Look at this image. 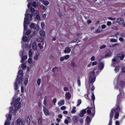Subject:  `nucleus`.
I'll return each mask as SVG.
<instances>
[{"label":"nucleus","instance_id":"nucleus-1","mask_svg":"<svg viewBox=\"0 0 125 125\" xmlns=\"http://www.w3.org/2000/svg\"><path fill=\"white\" fill-rule=\"evenodd\" d=\"M27 10L25 14V17L24 19V31L23 34L25 31H26L27 29V26L28 23L29 21H31L32 20V17H33L34 15L35 16V14L33 13H31V14L28 13L27 14Z\"/></svg>","mask_w":125,"mask_h":125},{"label":"nucleus","instance_id":"nucleus-2","mask_svg":"<svg viewBox=\"0 0 125 125\" xmlns=\"http://www.w3.org/2000/svg\"><path fill=\"white\" fill-rule=\"evenodd\" d=\"M23 75V71L22 70H19L18 72L17 78L16 79L15 82L14 83V85L15 90H17L18 88L17 83L19 85L22 82Z\"/></svg>","mask_w":125,"mask_h":125},{"label":"nucleus","instance_id":"nucleus-3","mask_svg":"<svg viewBox=\"0 0 125 125\" xmlns=\"http://www.w3.org/2000/svg\"><path fill=\"white\" fill-rule=\"evenodd\" d=\"M87 113L89 115L91 114L93 117L95 113V107L94 105L93 107H87L86 109Z\"/></svg>","mask_w":125,"mask_h":125},{"label":"nucleus","instance_id":"nucleus-4","mask_svg":"<svg viewBox=\"0 0 125 125\" xmlns=\"http://www.w3.org/2000/svg\"><path fill=\"white\" fill-rule=\"evenodd\" d=\"M21 98L20 97H18L17 98L14 103V106L15 107L14 109V112H16L17 111V109L20 108L21 106V103L19 102Z\"/></svg>","mask_w":125,"mask_h":125},{"label":"nucleus","instance_id":"nucleus-5","mask_svg":"<svg viewBox=\"0 0 125 125\" xmlns=\"http://www.w3.org/2000/svg\"><path fill=\"white\" fill-rule=\"evenodd\" d=\"M96 77L95 76V73L92 72L90 73V76L89 78V83L91 84L93 83L95 81Z\"/></svg>","mask_w":125,"mask_h":125},{"label":"nucleus","instance_id":"nucleus-6","mask_svg":"<svg viewBox=\"0 0 125 125\" xmlns=\"http://www.w3.org/2000/svg\"><path fill=\"white\" fill-rule=\"evenodd\" d=\"M117 104H116V108L115 109L114 108H113V113H113V111L115 110V111L116 112L115 114L114 117L115 118L117 119H118V117L119 116V114L118 112L120 111V108L119 107V103H117Z\"/></svg>","mask_w":125,"mask_h":125},{"label":"nucleus","instance_id":"nucleus-7","mask_svg":"<svg viewBox=\"0 0 125 125\" xmlns=\"http://www.w3.org/2000/svg\"><path fill=\"white\" fill-rule=\"evenodd\" d=\"M114 116L113 113V109H112L110 112V120L108 125H112V119Z\"/></svg>","mask_w":125,"mask_h":125},{"label":"nucleus","instance_id":"nucleus-8","mask_svg":"<svg viewBox=\"0 0 125 125\" xmlns=\"http://www.w3.org/2000/svg\"><path fill=\"white\" fill-rule=\"evenodd\" d=\"M117 56V57L119 58L120 60H122L124 59L125 56V55L122 52H121L118 54Z\"/></svg>","mask_w":125,"mask_h":125},{"label":"nucleus","instance_id":"nucleus-9","mask_svg":"<svg viewBox=\"0 0 125 125\" xmlns=\"http://www.w3.org/2000/svg\"><path fill=\"white\" fill-rule=\"evenodd\" d=\"M24 122L23 120L18 118L17 120V124L18 125H24Z\"/></svg>","mask_w":125,"mask_h":125},{"label":"nucleus","instance_id":"nucleus-10","mask_svg":"<svg viewBox=\"0 0 125 125\" xmlns=\"http://www.w3.org/2000/svg\"><path fill=\"white\" fill-rule=\"evenodd\" d=\"M13 111L12 110H10L9 114L8 115L7 114H6V117L7 120L9 121L11 120V115L10 113H12Z\"/></svg>","mask_w":125,"mask_h":125},{"label":"nucleus","instance_id":"nucleus-11","mask_svg":"<svg viewBox=\"0 0 125 125\" xmlns=\"http://www.w3.org/2000/svg\"><path fill=\"white\" fill-rule=\"evenodd\" d=\"M120 87H119V91L120 92V94L118 95L117 96V100L116 102L117 103H119L121 99L122 98V97L121 95V89H120ZM121 91H122V90H121Z\"/></svg>","mask_w":125,"mask_h":125},{"label":"nucleus","instance_id":"nucleus-12","mask_svg":"<svg viewBox=\"0 0 125 125\" xmlns=\"http://www.w3.org/2000/svg\"><path fill=\"white\" fill-rule=\"evenodd\" d=\"M78 117L77 116H73L72 118V120L73 121V125H75L76 124L78 121Z\"/></svg>","mask_w":125,"mask_h":125},{"label":"nucleus","instance_id":"nucleus-13","mask_svg":"<svg viewBox=\"0 0 125 125\" xmlns=\"http://www.w3.org/2000/svg\"><path fill=\"white\" fill-rule=\"evenodd\" d=\"M30 27L31 28L33 29H37L39 27L38 25L33 23H31L30 25Z\"/></svg>","mask_w":125,"mask_h":125},{"label":"nucleus","instance_id":"nucleus-14","mask_svg":"<svg viewBox=\"0 0 125 125\" xmlns=\"http://www.w3.org/2000/svg\"><path fill=\"white\" fill-rule=\"evenodd\" d=\"M98 66L99 68V72H100L104 68V63L102 62H100Z\"/></svg>","mask_w":125,"mask_h":125},{"label":"nucleus","instance_id":"nucleus-15","mask_svg":"<svg viewBox=\"0 0 125 125\" xmlns=\"http://www.w3.org/2000/svg\"><path fill=\"white\" fill-rule=\"evenodd\" d=\"M91 121L90 117L89 116H87L86 120L85 125H89Z\"/></svg>","mask_w":125,"mask_h":125},{"label":"nucleus","instance_id":"nucleus-16","mask_svg":"<svg viewBox=\"0 0 125 125\" xmlns=\"http://www.w3.org/2000/svg\"><path fill=\"white\" fill-rule=\"evenodd\" d=\"M117 22L120 24L122 25L124 23V20L123 18H120L117 19Z\"/></svg>","mask_w":125,"mask_h":125},{"label":"nucleus","instance_id":"nucleus-17","mask_svg":"<svg viewBox=\"0 0 125 125\" xmlns=\"http://www.w3.org/2000/svg\"><path fill=\"white\" fill-rule=\"evenodd\" d=\"M71 51V49L70 48V47H66L63 51V52L65 53H69Z\"/></svg>","mask_w":125,"mask_h":125},{"label":"nucleus","instance_id":"nucleus-18","mask_svg":"<svg viewBox=\"0 0 125 125\" xmlns=\"http://www.w3.org/2000/svg\"><path fill=\"white\" fill-rule=\"evenodd\" d=\"M112 55V53L111 51L109 50H107L106 52L105 56H110Z\"/></svg>","mask_w":125,"mask_h":125},{"label":"nucleus","instance_id":"nucleus-19","mask_svg":"<svg viewBox=\"0 0 125 125\" xmlns=\"http://www.w3.org/2000/svg\"><path fill=\"white\" fill-rule=\"evenodd\" d=\"M43 111L46 115H48L49 114V111L45 107L43 106Z\"/></svg>","mask_w":125,"mask_h":125},{"label":"nucleus","instance_id":"nucleus-20","mask_svg":"<svg viewBox=\"0 0 125 125\" xmlns=\"http://www.w3.org/2000/svg\"><path fill=\"white\" fill-rule=\"evenodd\" d=\"M64 100H62L59 102H58V104L59 106H60L64 105Z\"/></svg>","mask_w":125,"mask_h":125},{"label":"nucleus","instance_id":"nucleus-21","mask_svg":"<svg viewBox=\"0 0 125 125\" xmlns=\"http://www.w3.org/2000/svg\"><path fill=\"white\" fill-rule=\"evenodd\" d=\"M65 96L67 99H69L71 97V94L69 93L66 92L65 94Z\"/></svg>","mask_w":125,"mask_h":125},{"label":"nucleus","instance_id":"nucleus-22","mask_svg":"<svg viewBox=\"0 0 125 125\" xmlns=\"http://www.w3.org/2000/svg\"><path fill=\"white\" fill-rule=\"evenodd\" d=\"M24 42H28L29 40L28 39L27 37L25 36H23L22 38Z\"/></svg>","mask_w":125,"mask_h":125},{"label":"nucleus","instance_id":"nucleus-23","mask_svg":"<svg viewBox=\"0 0 125 125\" xmlns=\"http://www.w3.org/2000/svg\"><path fill=\"white\" fill-rule=\"evenodd\" d=\"M26 78L25 79L24 81V84L26 85L27 84L28 82V78L29 77V74H28L27 73H26Z\"/></svg>","mask_w":125,"mask_h":125},{"label":"nucleus","instance_id":"nucleus-24","mask_svg":"<svg viewBox=\"0 0 125 125\" xmlns=\"http://www.w3.org/2000/svg\"><path fill=\"white\" fill-rule=\"evenodd\" d=\"M21 62L23 63L24 62V60H26L27 58V56L26 55H25L24 56H22L21 57Z\"/></svg>","mask_w":125,"mask_h":125},{"label":"nucleus","instance_id":"nucleus-25","mask_svg":"<svg viewBox=\"0 0 125 125\" xmlns=\"http://www.w3.org/2000/svg\"><path fill=\"white\" fill-rule=\"evenodd\" d=\"M112 62L111 65L112 66H115V64L116 63V59L115 58H113L112 60Z\"/></svg>","mask_w":125,"mask_h":125},{"label":"nucleus","instance_id":"nucleus-26","mask_svg":"<svg viewBox=\"0 0 125 125\" xmlns=\"http://www.w3.org/2000/svg\"><path fill=\"white\" fill-rule=\"evenodd\" d=\"M39 55L40 53L38 52L34 57V59L35 60H37L38 59Z\"/></svg>","mask_w":125,"mask_h":125},{"label":"nucleus","instance_id":"nucleus-27","mask_svg":"<svg viewBox=\"0 0 125 125\" xmlns=\"http://www.w3.org/2000/svg\"><path fill=\"white\" fill-rule=\"evenodd\" d=\"M44 39L43 37H39L37 38L36 41L38 42H40L43 41Z\"/></svg>","mask_w":125,"mask_h":125},{"label":"nucleus","instance_id":"nucleus-28","mask_svg":"<svg viewBox=\"0 0 125 125\" xmlns=\"http://www.w3.org/2000/svg\"><path fill=\"white\" fill-rule=\"evenodd\" d=\"M91 98L92 99V100H91L93 101V103L94 104V101L95 99V96L94 94V93L93 92L92 93Z\"/></svg>","mask_w":125,"mask_h":125},{"label":"nucleus","instance_id":"nucleus-29","mask_svg":"<svg viewBox=\"0 0 125 125\" xmlns=\"http://www.w3.org/2000/svg\"><path fill=\"white\" fill-rule=\"evenodd\" d=\"M32 48L34 50H36L37 49V46L35 43H34L32 44Z\"/></svg>","mask_w":125,"mask_h":125},{"label":"nucleus","instance_id":"nucleus-30","mask_svg":"<svg viewBox=\"0 0 125 125\" xmlns=\"http://www.w3.org/2000/svg\"><path fill=\"white\" fill-rule=\"evenodd\" d=\"M76 107L75 106H73L72 108V110L71 111V113L72 114H74L76 112V110H75Z\"/></svg>","mask_w":125,"mask_h":125},{"label":"nucleus","instance_id":"nucleus-31","mask_svg":"<svg viewBox=\"0 0 125 125\" xmlns=\"http://www.w3.org/2000/svg\"><path fill=\"white\" fill-rule=\"evenodd\" d=\"M120 84L121 86H120L121 87V88L124 87L125 86V83L123 81H120Z\"/></svg>","mask_w":125,"mask_h":125},{"label":"nucleus","instance_id":"nucleus-32","mask_svg":"<svg viewBox=\"0 0 125 125\" xmlns=\"http://www.w3.org/2000/svg\"><path fill=\"white\" fill-rule=\"evenodd\" d=\"M77 104L76 106H79L82 103L81 100L80 99H79L77 101Z\"/></svg>","mask_w":125,"mask_h":125},{"label":"nucleus","instance_id":"nucleus-33","mask_svg":"<svg viewBox=\"0 0 125 125\" xmlns=\"http://www.w3.org/2000/svg\"><path fill=\"white\" fill-rule=\"evenodd\" d=\"M36 12L37 13L36 15V17H35V19H37L38 20H40V17L39 15L38 14V11H36Z\"/></svg>","mask_w":125,"mask_h":125},{"label":"nucleus","instance_id":"nucleus-34","mask_svg":"<svg viewBox=\"0 0 125 125\" xmlns=\"http://www.w3.org/2000/svg\"><path fill=\"white\" fill-rule=\"evenodd\" d=\"M26 122L28 125H29L30 124V120L29 117L27 118L26 119Z\"/></svg>","mask_w":125,"mask_h":125},{"label":"nucleus","instance_id":"nucleus-35","mask_svg":"<svg viewBox=\"0 0 125 125\" xmlns=\"http://www.w3.org/2000/svg\"><path fill=\"white\" fill-rule=\"evenodd\" d=\"M21 67L23 70L25 68H26V65L25 63H23L22 64L21 66Z\"/></svg>","mask_w":125,"mask_h":125},{"label":"nucleus","instance_id":"nucleus-36","mask_svg":"<svg viewBox=\"0 0 125 125\" xmlns=\"http://www.w3.org/2000/svg\"><path fill=\"white\" fill-rule=\"evenodd\" d=\"M110 41L112 42H117V40L114 38H112L110 39Z\"/></svg>","mask_w":125,"mask_h":125},{"label":"nucleus","instance_id":"nucleus-37","mask_svg":"<svg viewBox=\"0 0 125 125\" xmlns=\"http://www.w3.org/2000/svg\"><path fill=\"white\" fill-rule=\"evenodd\" d=\"M40 34L42 36H43L45 34L43 30L39 32Z\"/></svg>","mask_w":125,"mask_h":125},{"label":"nucleus","instance_id":"nucleus-38","mask_svg":"<svg viewBox=\"0 0 125 125\" xmlns=\"http://www.w3.org/2000/svg\"><path fill=\"white\" fill-rule=\"evenodd\" d=\"M40 7L44 11L46 10V8L43 5H40Z\"/></svg>","mask_w":125,"mask_h":125},{"label":"nucleus","instance_id":"nucleus-39","mask_svg":"<svg viewBox=\"0 0 125 125\" xmlns=\"http://www.w3.org/2000/svg\"><path fill=\"white\" fill-rule=\"evenodd\" d=\"M58 69L57 67H55L53 68L52 69V71L53 72H55L58 71Z\"/></svg>","mask_w":125,"mask_h":125},{"label":"nucleus","instance_id":"nucleus-40","mask_svg":"<svg viewBox=\"0 0 125 125\" xmlns=\"http://www.w3.org/2000/svg\"><path fill=\"white\" fill-rule=\"evenodd\" d=\"M49 2L48 1H45L43 2V4L45 5H47L49 4Z\"/></svg>","mask_w":125,"mask_h":125},{"label":"nucleus","instance_id":"nucleus-41","mask_svg":"<svg viewBox=\"0 0 125 125\" xmlns=\"http://www.w3.org/2000/svg\"><path fill=\"white\" fill-rule=\"evenodd\" d=\"M71 66L74 67H77V65L74 62H72L71 63Z\"/></svg>","mask_w":125,"mask_h":125},{"label":"nucleus","instance_id":"nucleus-42","mask_svg":"<svg viewBox=\"0 0 125 125\" xmlns=\"http://www.w3.org/2000/svg\"><path fill=\"white\" fill-rule=\"evenodd\" d=\"M41 80L40 79H38L37 81V83L38 86H39L41 83Z\"/></svg>","mask_w":125,"mask_h":125},{"label":"nucleus","instance_id":"nucleus-43","mask_svg":"<svg viewBox=\"0 0 125 125\" xmlns=\"http://www.w3.org/2000/svg\"><path fill=\"white\" fill-rule=\"evenodd\" d=\"M119 45V44L118 43L116 44L113 45L112 46H111L110 47H111V48H114L116 46Z\"/></svg>","mask_w":125,"mask_h":125},{"label":"nucleus","instance_id":"nucleus-44","mask_svg":"<svg viewBox=\"0 0 125 125\" xmlns=\"http://www.w3.org/2000/svg\"><path fill=\"white\" fill-rule=\"evenodd\" d=\"M119 67H116L115 69V71L116 73L118 72L119 71Z\"/></svg>","mask_w":125,"mask_h":125},{"label":"nucleus","instance_id":"nucleus-45","mask_svg":"<svg viewBox=\"0 0 125 125\" xmlns=\"http://www.w3.org/2000/svg\"><path fill=\"white\" fill-rule=\"evenodd\" d=\"M38 124H41L42 123V119L41 118H39L38 120Z\"/></svg>","mask_w":125,"mask_h":125},{"label":"nucleus","instance_id":"nucleus-46","mask_svg":"<svg viewBox=\"0 0 125 125\" xmlns=\"http://www.w3.org/2000/svg\"><path fill=\"white\" fill-rule=\"evenodd\" d=\"M64 59L67 60L68 59L69 57V55H67L65 56H64Z\"/></svg>","mask_w":125,"mask_h":125},{"label":"nucleus","instance_id":"nucleus-47","mask_svg":"<svg viewBox=\"0 0 125 125\" xmlns=\"http://www.w3.org/2000/svg\"><path fill=\"white\" fill-rule=\"evenodd\" d=\"M112 29L114 30H118V28L115 26H114L112 28Z\"/></svg>","mask_w":125,"mask_h":125},{"label":"nucleus","instance_id":"nucleus-48","mask_svg":"<svg viewBox=\"0 0 125 125\" xmlns=\"http://www.w3.org/2000/svg\"><path fill=\"white\" fill-rule=\"evenodd\" d=\"M31 33V30H29L26 31L25 33V35H29Z\"/></svg>","mask_w":125,"mask_h":125},{"label":"nucleus","instance_id":"nucleus-49","mask_svg":"<svg viewBox=\"0 0 125 125\" xmlns=\"http://www.w3.org/2000/svg\"><path fill=\"white\" fill-rule=\"evenodd\" d=\"M101 27H99L98 28L97 30L96 31V32L97 33H99L101 31Z\"/></svg>","mask_w":125,"mask_h":125},{"label":"nucleus","instance_id":"nucleus-50","mask_svg":"<svg viewBox=\"0 0 125 125\" xmlns=\"http://www.w3.org/2000/svg\"><path fill=\"white\" fill-rule=\"evenodd\" d=\"M92 65L93 66L96 65L97 64V62L96 61L94 62H92Z\"/></svg>","mask_w":125,"mask_h":125},{"label":"nucleus","instance_id":"nucleus-51","mask_svg":"<svg viewBox=\"0 0 125 125\" xmlns=\"http://www.w3.org/2000/svg\"><path fill=\"white\" fill-rule=\"evenodd\" d=\"M46 96H45L44 97V100L43 101V104L44 105H45L46 104Z\"/></svg>","mask_w":125,"mask_h":125},{"label":"nucleus","instance_id":"nucleus-52","mask_svg":"<svg viewBox=\"0 0 125 125\" xmlns=\"http://www.w3.org/2000/svg\"><path fill=\"white\" fill-rule=\"evenodd\" d=\"M106 45H103L100 46V49H102L106 47Z\"/></svg>","mask_w":125,"mask_h":125},{"label":"nucleus","instance_id":"nucleus-53","mask_svg":"<svg viewBox=\"0 0 125 125\" xmlns=\"http://www.w3.org/2000/svg\"><path fill=\"white\" fill-rule=\"evenodd\" d=\"M79 115L81 117H83L84 116V114H83V113L81 112L80 111V113L78 115Z\"/></svg>","mask_w":125,"mask_h":125},{"label":"nucleus","instance_id":"nucleus-54","mask_svg":"<svg viewBox=\"0 0 125 125\" xmlns=\"http://www.w3.org/2000/svg\"><path fill=\"white\" fill-rule=\"evenodd\" d=\"M28 62L29 63H31L32 62L31 58L30 57L28 59Z\"/></svg>","mask_w":125,"mask_h":125},{"label":"nucleus","instance_id":"nucleus-55","mask_svg":"<svg viewBox=\"0 0 125 125\" xmlns=\"http://www.w3.org/2000/svg\"><path fill=\"white\" fill-rule=\"evenodd\" d=\"M77 83L78 85L80 86H81V82L79 79H78L77 81Z\"/></svg>","mask_w":125,"mask_h":125},{"label":"nucleus","instance_id":"nucleus-56","mask_svg":"<svg viewBox=\"0 0 125 125\" xmlns=\"http://www.w3.org/2000/svg\"><path fill=\"white\" fill-rule=\"evenodd\" d=\"M79 122L81 124H82L83 122V119H81L79 120Z\"/></svg>","mask_w":125,"mask_h":125},{"label":"nucleus","instance_id":"nucleus-57","mask_svg":"<svg viewBox=\"0 0 125 125\" xmlns=\"http://www.w3.org/2000/svg\"><path fill=\"white\" fill-rule=\"evenodd\" d=\"M4 125H10V122L9 121H7L5 123Z\"/></svg>","mask_w":125,"mask_h":125},{"label":"nucleus","instance_id":"nucleus-58","mask_svg":"<svg viewBox=\"0 0 125 125\" xmlns=\"http://www.w3.org/2000/svg\"><path fill=\"white\" fill-rule=\"evenodd\" d=\"M80 111L81 112L83 113V114H85L86 112V110L85 109L82 110Z\"/></svg>","mask_w":125,"mask_h":125},{"label":"nucleus","instance_id":"nucleus-59","mask_svg":"<svg viewBox=\"0 0 125 125\" xmlns=\"http://www.w3.org/2000/svg\"><path fill=\"white\" fill-rule=\"evenodd\" d=\"M64 122L65 124L68 125V121L67 119H65Z\"/></svg>","mask_w":125,"mask_h":125},{"label":"nucleus","instance_id":"nucleus-60","mask_svg":"<svg viewBox=\"0 0 125 125\" xmlns=\"http://www.w3.org/2000/svg\"><path fill=\"white\" fill-rule=\"evenodd\" d=\"M23 54V51H20V55L21 56V57L22 56Z\"/></svg>","mask_w":125,"mask_h":125},{"label":"nucleus","instance_id":"nucleus-61","mask_svg":"<svg viewBox=\"0 0 125 125\" xmlns=\"http://www.w3.org/2000/svg\"><path fill=\"white\" fill-rule=\"evenodd\" d=\"M32 5L34 7H35L36 6V3L35 1H34L32 4Z\"/></svg>","mask_w":125,"mask_h":125},{"label":"nucleus","instance_id":"nucleus-62","mask_svg":"<svg viewBox=\"0 0 125 125\" xmlns=\"http://www.w3.org/2000/svg\"><path fill=\"white\" fill-rule=\"evenodd\" d=\"M66 109V107L65 106H63L61 107V109L62 110H63Z\"/></svg>","mask_w":125,"mask_h":125},{"label":"nucleus","instance_id":"nucleus-63","mask_svg":"<svg viewBox=\"0 0 125 125\" xmlns=\"http://www.w3.org/2000/svg\"><path fill=\"white\" fill-rule=\"evenodd\" d=\"M95 56H93L91 58V60L92 61H93L94 60H95Z\"/></svg>","mask_w":125,"mask_h":125},{"label":"nucleus","instance_id":"nucleus-64","mask_svg":"<svg viewBox=\"0 0 125 125\" xmlns=\"http://www.w3.org/2000/svg\"><path fill=\"white\" fill-rule=\"evenodd\" d=\"M119 40L121 42H123V41L124 39L122 37H120L119 38Z\"/></svg>","mask_w":125,"mask_h":125}]
</instances>
